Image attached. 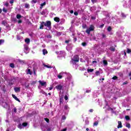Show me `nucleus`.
I'll use <instances>...</instances> for the list:
<instances>
[{
	"instance_id": "1",
	"label": "nucleus",
	"mask_w": 131,
	"mask_h": 131,
	"mask_svg": "<svg viewBox=\"0 0 131 131\" xmlns=\"http://www.w3.org/2000/svg\"><path fill=\"white\" fill-rule=\"evenodd\" d=\"M44 26H46V27H48V28H49V29H51V28H52V23L50 20H47L46 22L42 21L40 23L39 29H43Z\"/></svg>"
},
{
	"instance_id": "2",
	"label": "nucleus",
	"mask_w": 131,
	"mask_h": 131,
	"mask_svg": "<svg viewBox=\"0 0 131 131\" xmlns=\"http://www.w3.org/2000/svg\"><path fill=\"white\" fill-rule=\"evenodd\" d=\"M71 62L74 65L76 64V62H79V56L78 55H76L72 59Z\"/></svg>"
},
{
	"instance_id": "3",
	"label": "nucleus",
	"mask_w": 131,
	"mask_h": 131,
	"mask_svg": "<svg viewBox=\"0 0 131 131\" xmlns=\"http://www.w3.org/2000/svg\"><path fill=\"white\" fill-rule=\"evenodd\" d=\"M55 89L57 90V91H62L64 89V86L61 84H58L55 86Z\"/></svg>"
},
{
	"instance_id": "4",
	"label": "nucleus",
	"mask_w": 131,
	"mask_h": 131,
	"mask_svg": "<svg viewBox=\"0 0 131 131\" xmlns=\"http://www.w3.org/2000/svg\"><path fill=\"white\" fill-rule=\"evenodd\" d=\"M64 102V96H61L59 98V105H63V102Z\"/></svg>"
},
{
	"instance_id": "5",
	"label": "nucleus",
	"mask_w": 131,
	"mask_h": 131,
	"mask_svg": "<svg viewBox=\"0 0 131 131\" xmlns=\"http://www.w3.org/2000/svg\"><path fill=\"white\" fill-rule=\"evenodd\" d=\"M38 82L40 83L41 86H44V85H47V82L39 80Z\"/></svg>"
},
{
	"instance_id": "6",
	"label": "nucleus",
	"mask_w": 131,
	"mask_h": 131,
	"mask_svg": "<svg viewBox=\"0 0 131 131\" xmlns=\"http://www.w3.org/2000/svg\"><path fill=\"white\" fill-rule=\"evenodd\" d=\"M18 63H19V64H21V65H23L24 64H26L25 63V61L22 60V59H17Z\"/></svg>"
},
{
	"instance_id": "7",
	"label": "nucleus",
	"mask_w": 131,
	"mask_h": 131,
	"mask_svg": "<svg viewBox=\"0 0 131 131\" xmlns=\"http://www.w3.org/2000/svg\"><path fill=\"white\" fill-rule=\"evenodd\" d=\"M118 125L117 126L118 128H121V127H122V123H121V121H119L118 122Z\"/></svg>"
},
{
	"instance_id": "8",
	"label": "nucleus",
	"mask_w": 131,
	"mask_h": 131,
	"mask_svg": "<svg viewBox=\"0 0 131 131\" xmlns=\"http://www.w3.org/2000/svg\"><path fill=\"white\" fill-rule=\"evenodd\" d=\"M54 20L55 22H57V23H59V22H60V18L58 17H54Z\"/></svg>"
},
{
	"instance_id": "9",
	"label": "nucleus",
	"mask_w": 131,
	"mask_h": 131,
	"mask_svg": "<svg viewBox=\"0 0 131 131\" xmlns=\"http://www.w3.org/2000/svg\"><path fill=\"white\" fill-rule=\"evenodd\" d=\"M88 29H89L91 31H94V30H95V27H94L93 25H91Z\"/></svg>"
},
{
	"instance_id": "10",
	"label": "nucleus",
	"mask_w": 131,
	"mask_h": 131,
	"mask_svg": "<svg viewBox=\"0 0 131 131\" xmlns=\"http://www.w3.org/2000/svg\"><path fill=\"white\" fill-rule=\"evenodd\" d=\"M14 91L15 93H19V92H20V88H18V87L14 88Z\"/></svg>"
},
{
	"instance_id": "11",
	"label": "nucleus",
	"mask_w": 131,
	"mask_h": 131,
	"mask_svg": "<svg viewBox=\"0 0 131 131\" xmlns=\"http://www.w3.org/2000/svg\"><path fill=\"white\" fill-rule=\"evenodd\" d=\"M12 97L14 99H15L16 100V101H17L18 102H20V100L19 99H18V98L17 97H16V96L14 94H12Z\"/></svg>"
},
{
	"instance_id": "12",
	"label": "nucleus",
	"mask_w": 131,
	"mask_h": 131,
	"mask_svg": "<svg viewBox=\"0 0 131 131\" xmlns=\"http://www.w3.org/2000/svg\"><path fill=\"white\" fill-rule=\"evenodd\" d=\"M87 72H88V73H91L94 72V69H88Z\"/></svg>"
},
{
	"instance_id": "13",
	"label": "nucleus",
	"mask_w": 131,
	"mask_h": 131,
	"mask_svg": "<svg viewBox=\"0 0 131 131\" xmlns=\"http://www.w3.org/2000/svg\"><path fill=\"white\" fill-rule=\"evenodd\" d=\"M27 74H30V75H32V72H31L30 69H28V72H27Z\"/></svg>"
},
{
	"instance_id": "14",
	"label": "nucleus",
	"mask_w": 131,
	"mask_h": 131,
	"mask_svg": "<svg viewBox=\"0 0 131 131\" xmlns=\"http://www.w3.org/2000/svg\"><path fill=\"white\" fill-rule=\"evenodd\" d=\"M25 41L27 43H29V42H30V39L28 38H27L25 39Z\"/></svg>"
},
{
	"instance_id": "15",
	"label": "nucleus",
	"mask_w": 131,
	"mask_h": 131,
	"mask_svg": "<svg viewBox=\"0 0 131 131\" xmlns=\"http://www.w3.org/2000/svg\"><path fill=\"white\" fill-rule=\"evenodd\" d=\"M43 65L44 67H46L47 68H49V69L53 68V67H51V66H48L45 63H43Z\"/></svg>"
},
{
	"instance_id": "16",
	"label": "nucleus",
	"mask_w": 131,
	"mask_h": 131,
	"mask_svg": "<svg viewBox=\"0 0 131 131\" xmlns=\"http://www.w3.org/2000/svg\"><path fill=\"white\" fill-rule=\"evenodd\" d=\"M46 2H44L42 4H40V9L41 10L42 9V7H43V6H46Z\"/></svg>"
},
{
	"instance_id": "17",
	"label": "nucleus",
	"mask_w": 131,
	"mask_h": 131,
	"mask_svg": "<svg viewBox=\"0 0 131 131\" xmlns=\"http://www.w3.org/2000/svg\"><path fill=\"white\" fill-rule=\"evenodd\" d=\"M22 125L24 127H26V126H27V125H28V123H27V122H24V123H22Z\"/></svg>"
},
{
	"instance_id": "18",
	"label": "nucleus",
	"mask_w": 131,
	"mask_h": 131,
	"mask_svg": "<svg viewBox=\"0 0 131 131\" xmlns=\"http://www.w3.org/2000/svg\"><path fill=\"white\" fill-rule=\"evenodd\" d=\"M43 55H46L48 54V51L46 49H43L42 50Z\"/></svg>"
},
{
	"instance_id": "19",
	"label": "nucleus",
	"mask_w": 131,
	"mask_h": 131,
	"mask_svg": "<svg viewBox=\"0 0 131 131\" xmlns=\"http://www.w3.org/2000/svg\"><path fill=\"white\" fill-rule=\"evenodd\" d=\"M1 24H2V25H4V26H6V25L8 24V23H7V21L5 20H3Z\"/></svg>"
},
{
	"instance_id": "20",
	"label": "nucleus",
	"mask_w": 131,
	"mask_h": 131,
	"mask_svg": "<svg viewBox=\"0 0 131 131\" xmlns=\"http://www.w3.org/2000/svg\"><path fill=\"white\" fill-rule=\"evenodd\" d=\"M110 51H111L112 52H115V48L113 47H111L110 48Z\"/></svg>"
},
{
	"instance_id": "21",
	"label": "nucleus",
	"mask_w": 131,
	"mask_h": 131,
	"mask_svg": "<svg viewBox=\"0 0 131 131\" xmlns=\"http://www.w3.org/2000/svg\"><path fill=\"white\" fill-rule=\"evenodd\" d=\"M24 50L25 51H28V46L24 45Z\"/></svg>"
},
{
	"instance_id": "22",
	"label": "nucleus",
	"mask_w": 131,
	"mask_h": 131,
	"mask_svg": "<svg viewBox=\"0 0 131 131\" xmlns=\"http://www.w3.org/2000/svg\"><path fill=\"white\" fill-rule=\"evenodd\" d=\"M91 30L89 29H88L86 30L85 32L86 33H88V34H90L91 33Z\"/></svg>"
},
{
	"instance_id": "23",
	"label": "nucleus",
	"mask_w": 131,
	"mask_h": 131,
	"mask_svg": "<svg viewBox=\"0 0 131 131\" xmlns=\"http://www.w3.org/2000/svg\"><path fill=\"white\" fill-rule=\"evenodd\" d=\"M44 120H45V121H46V122H47L48 123H50V119H49V118H45L44 119Z\"/></svg>"
},
{
	"instance_id": "24",
	"label": "nucleus",
	"mask_w": 131,
	"mask_h": 131,
	"mask_svg": "<svg viewBox=\"0 0 131 131\" xmlns=\"http://www.w3.org/2000/svg\"><path fill=\"white\" fill-rule=\"evenodd\" d=\"M10 67H11V68H15V64H14L13 63H11L10 64Z\"/></svg>"
},
{
	"instance_id": "25",
	"label": "nucleus",
	"mask_w": 131,
	"mask_h": 131,
	"mask_svg": "<svg viewBox=\"0 0 131 131\" xmlns=\"http://www.w3.org/2000/svg\"><path fill=\"white\" fill-rule=\"evenodd\" d=\"M103 62L104 65L105 66L108 65V62H107V60H104Z\"/></svg>"
},
{
	"instance_id": "26",
	"label": "nucleus",
	"mask_w": 131,
	"mask_h": 131,
	"mask_svg": "<svg viewBox=\"0 0 131 131\" xmlns=\"http://www.w3.org/2000/svg\"><path fill=\"white\" fill-rule=\"evenodd\" d=\"M111 30H112V28H111V26H108V27L107 28V31H108V32H110Z\"/></svg>"
},
{
	"instance_id": "27",
	"label": "nucleus",
	"mask_w": 131,
	"mask_h": 131,
	"mask_svg": "<svg viewBox=\"0 0 131 131\" xmlns=\"http://www.w3.org/2000/svg\"><path fill=\"white\" fill-rule=\"evenodd\" d=\"M112 79H113L114 80H116L117 79H118V77L116 76H114L113 78Z\"/></svg>"
},
{
	"instance_id": "28",
	"label": "nucleus",
	"mask_w": 131,
	"mask_h": 131,
	"mask_svg": "<svg viewBox=\"0 0 131 131\" xmlns=\"http://www.w3.org/2000/svg\"><path fill=\"white\" fill-rule=\"evenodd\" d=\"M125 119L126 120H130V118L128 116H125Z\"/></svg>"
},
{
	"instance_id": "29",
	"label": "nucleus",
	"mask_w": 131,
	"mask_h": 131,
	"mask_svg": "<svg viewBox=\"0 0 131 131\" xmlns=\"http://www.w3.org/2000/svg\"><path fill=\"white\" fill-rule=\"evenodd\" d=\"M21 17H22V16H21V15H20V14L16 15L17 19H21Z\"/></svg>"
},
{
	"instance_id": "30",
	"label": "nucleus",
	"mask_w": 131,
	"mask_h": 131,
	"mask_svg": "<svg viewBox=\"0 0 131 131\" xmlns=\"http://www.w3.org/2000/svg\"><path fill=\"white\" fill-rule=\"evenodd\" d=\"M98 124H99V122H98V121H96L94 123L93 125L94 126H97Z\"/></svg>"
},
{
	"instance_id": "31",
	"label": "nucleus",
	"mask_w": 131,
	"mask_h": 131,
	"mask_svg": "<svg viewBox=\"0 0 131 131\" xmlns=\"http://www.w3.org/2000/svg\"><path fill=\"white\" fill-rule=\"evenodd\" d=\"M126 127H127L128 128H130V124L129 123L126 124Z\"/></svg>"
},
{
	"instance_id": "32",
	"label": "nucleus",
	"mask_w": 131,
	"mask_h": 131,
	"mask_svg": "<svg viewBox=\"0 0 131 131\" xmlns=\"http://www.w3.org/2000/svg\"><path fill=\"white\" fill-rule=\"evenodd\" d=\"M95 74L96 76H99V75H100V72L99 71H96L95 72Z\"/></svg>"
},
{
	"instance_id": "33",
	"label": "nucleus",
	"mask_w": 131,
	"mask_h": 131,
	"mask_svg": "<svg viewBox=\"0 0 131 131\" xmlns=\"http://www.w3.org/2000/svg\"><path fill=\"white\" fill-rule=\"evenodd\" d=\"M25 7L26 8V9H29L30 8L29 5L28 4H26Z\"/></svg>"
},
{
	"instance_id": "34",
	"label": "nucleus",
	"mask_w": 131,
	"mask_h": 131,
	"mask_svg": "<svg viewBox=\"0 0 131 131\" xmlns=\"http://www.w3.org/2000/svg\"><path fill=\"white\" fill-rule=\"evenodd\" d=\"M3 11L4 12V13H7V12H8V10L4 7L3 9Z\"/></svg>"
},
{
	"instance_id": "35",
	"label": "nucleus",
	"mask_w": 131,
	"mask_h": 131,
	"mask_svg": "<svg viewBox=\"0 0 131 131\" xmlns=\"http://www.w3.org/2000/svg\"><path fill=\"white\" fill-rule=\"evenodd\" d=\"M127 54H130L131 50L130 49L127 48Z\"/></svg>"
},
{
	"instance_id": "36",
	"label": "nucleus",
	"mask_w": 131,
	"mask_h": 131,
	"mask_svg": "<svg viewBox=\"0 0 131 131\" xmlns=\"http://www.w3.org/2000/svg\"><path fill=\"white\" fill-rule=\"evenodd\" d=\"M4 42H5V40L0 39V45H2V43H4Z\"/></svg>"
},
{
	"instance_id": "37",
	"label": "nucleus",
	"mask_w": 131,
	"mask_h": 131,
	"mask_svg": "<svg viewBox=\"0 0 131 131\" xmlns=\"http://www.w3.org/2000/svg\"><path fill=\"white\" fill-rule=\"evenodd\" d=\"M57 77H58V78H59V79H61L63 77V76H62L61 75H58L57 76Z\"/></svg>"
},
{
	"instance_id": "38",
	"label": "nucleus",
	"mask_w": 131,
	"mask_h": 131,
	"mask_svg": "<svg viewBox=\"0 0 131 131\" xmlns=\"http://www.w3.org/2000/svg\"><path fill=\"white\" fill-rule=\"evenodd\" d=\"M64 110H67L68 109V108H69V107H68V105H64Z\"/></svg>"
},
{
	"instance_id": "39",
	"label": "nucleus",
	"mask_w": 131,
	"mask_h": 131,
	"mask_svg": "<svg viewBox=\"0 0 131 131\" xmlns=\"http://www.w3.org/2000/svg\"><path fill=\"white\" fill-rule=\"evenodd\" d=\"M13 112H14V113H17V108H16V107H14V108H13Z\"/></svg>"
},
{
	"instance_id": "40",
	"label": "nucleus",
	"mask_w": 131,
	"mask_h": 131,
	"mask_svg": "<svg viewBox=\"0 0 131 131\" xmlns=\"http://www.w3.org/2000/svg\"><path fill=\"white\" fill-rule=\"evenodd\" d=\"M18 128H20L21 129V128H22V124H19L18 125Z\"/></svg>"
},
{
	"instance_id": "41",
	"label": "nucleus",
	"mask_w": 131,
	"mask_h": 131,
	"mask_svg": "<svg viewBox=\"0 0 131 131\" xmlns=\"http://www.w3.org/2000/svg\"><path fill=\"white\" fill-rule=\"evenodd\" d=\"M121 15L123 18H125V17H126V15H125L124 13H121Z\"/></svg>"
},
{
	"instance_id": "42",
	"label": "nucleus",
	"mask_w": 131,
	"mask_h": 131,
	"mask_svg": "<svg viewBox=\"0 0 131 131\" xmlns=\"http://www.w3.org/2000/svg\"><path fill=\"white\" fill-rule=\"evenodd\" d=\"M64 100L66 101H67V100H68V96H67V95L64 96Z\"/></svg>"
},
{
	"instance_id": "43",
	"label": "nucleus",
	"mask_w": 131,
	"mask_h": 131,
	"mask_svg": "<svg viewBox=\"0 0 131 131\" xmlns=\"http://www.w3.org/2000/svg\"><path fill=\"white\" fill-rule=\"evenodd\" d=\"M104 26H105V25L104 24H102L100 26H99V28H103V27H104Z\"/></svg>"
},
{
	"instance_id": "44",
	"label": "nucleus",
	"mask_w": 131,
	"mask_h": 131,
	"mask_svg": "<svg viewBox=\"0 0 131 131\" xmlns=\"http://www.w3.org/2000/svg\"><path fill=\"white\" fill-rule=\"evenodd\" d=\"M82 46H83V47H85V46H86V42H82Z\"/></svg>"
},
{
	"instance_id": "45",
	"label": "nucleus",
	"mask_w": 131,
	"mask_h": 131,
	"mask_svg": "<svg viewBox=\"0 0 131 131\" xmlns=\"http://www.w3.org/2000/svg\"><path fill=\"white\" fill-rule=\"evenodd\" d=\"M102 38H105V37H106V35H105L104 33H102Z\"/></svg>"
},
{
	"instance_id": "46",
	"label": "nucleus",
	"mask_w": 131,
	"mask_h": 131,
	"mask_svg": "<svg viewBox=\"0 0 131 131\" xmlns=\"http://www.w3.org/2000/svg\"><path fill=\"white\" fill-rule=\"evenodd\" d=\"M62 119H63V120H65V119H66V116L64 115L62 116Z\"/></svg>"
},
{
	"instance_id": "47",
	"label": "nucleus",
	"mask_w": 131,
	"mask_h": 131,
	"mask_svg": "<svg viewBox=\"0 0 131 131\" xmlns=\"http://www.w3.org/2000/svg\"><path fill=\"white\" fill-rule=\"evenodd\" d=\"M74 14L75 15V16H77L78 15V12H75L74 13Z\"/></svg>"
},
{
	"instance_id": "48",
	"label": "nucleus",
	"mask_w": 131,
	"mask_h": 131,
	"mask_svg": "<svg viewBox=\"0 0 131 131\" xmlns=\"http://www.w3.org/2000/svg\"><path fill=\"white\" fill-rule=\"evenodd\" d=\"M70 41V40H66L65 41L66 43H69V42Z\"/></svg>"
},
{
	"instance_id": "49",
	"label": "nucleus",
	"mask_w": 131,
	"mask_h": 131,
	"mask_svg": "<svg viewBox=\"0 0 131 131\" xmlns=\"http://www.w3.org/2000/svg\"><path fill=\"white\" fill-rule=\"evenodd\" d=\"M18 24H21V23H22V20L19 19V20L18 21Z\"/></svg>"
},
{
	"instance_id": "50",
	"label": "nucleus",
	"mask_w": 131,
	"mask_h": 131,
	"mask_svg": "<svg viewBox=\"0 0 131 131\" xmlns=\"http://www.w3.org/2000/svg\"><path fill=\"white\" fill-rule=\"evenodd\" d=\"M91 90H86L85 91V93L87 94H89V93H91Z\"/></svg>"
},
{
	"instance_id": "51",
	"label": "nucleus",
	"mask_w": 131,
	"mask_h": 131,
	"mask_svg": "<svg viewBox=\"0 0 131 131\" xmlns=\"http://www.w3.org/2000/svg\"><path fill=\"white\" fill-rule=\"evenodd\" d=\"M91 19H92V20H96V17L92 16Z\"/></svg>"
},
{
	"instance_id": "52",
	"label": "nucleus",
	"mask_w": 131,
	"mask_h": 131,
	"mask_svg": "<svg viewBox=\"0 0 131 131\" xmlns=\"http://www.w3.org/2000/svg\"><path fill=\"white\" fill-rule=\"evenodd\" d=\"M36 3H37V1H32V4H36Z\"/></svg>"
},
{
	"instance_id": "53",
	"label": "nucleus",
	"mask_w": 131,
	"mask_h": 131,
	"mask_svg": "<svg viewBox=\"0 0 131 131\" xmlns=\"http://www.w3.org/2000/svg\"><path fill=\"white\" fill-rule=\"evenodd\" d=\"M5 6H6V7H8L9 6V3H5Z\"/></svg>"
},
{
	"instance_id": "54",
	"label": "nucleus",
	"mask_w": 131,
	"mask_h": 131,
	"mask_svg": "<svg viewBox=\"0 0 131 131\" xmlns=\"http://www.w3.org/2000/svg\"><path fill=\"white\" fill-rule=\"evenodd\" d=\"M74 41H75H75H77V38L76 37H74Z\"/></svg>"
},
{
	"instance_id": "55",
	"label": "nucleus",
	"mask_w": 131,
	"mask_h": 131,
	"mask_svg": "<svg viewBox=\"0 0 131 131\" xmlns=\"http://www.w3.org/2000/svg\"><path fill=\"white\" fill-rule=\"evenodd\" d=\"M47 37L48 38H52V36L51 35H47Z\"/></svg>"
},
{
	"instance_id": "56",
	"label": "nucleus",
	"mask_w": 131,
	"mask_h": 131,
	"mask_svg": "<svg viewBox=\"0 0 131 131\" xmlns=\"http://www.w3.org/2000/svg\"><path fill=\"white\" fill-rule=\"evenodd\" d=\"M124 84H127V82L126 81V82H124L123 83V85H124Z\"/></svg>"
},
{
	"instance_id": "57",
	"label": "nucleus",
	"mask_w": 131,
	"mask_h": 131,
	"mask_svg": "<svg viewBox=\"0 0 131 131\" xmlns=\"http://www.w3.org/2000/svg\"><path fill=\"white\" fill-rule=\"evenodd\" d=\"M93 111H94V110L93 109H90L89 110V112H91V113H93Z\"/></svg>"
},
{
	"instance_id": "58",
	"label": "nucleus",
	"mask_w": 131,
	"mask_h": 131,
	"mask_svg": "<svg viewBox=\"0 0 131 131\" xmlns=\"http://www.w3.org/2000/svg\"><path fill=\"white\" fill-rule=\"evenodd\" d=\"M9 3L10 4H14V1H10Z\"/></svg>"
},
{
	"instance_id": "59",
	"label": "nucleus",
	"mask_w": 131,
	"mask_h": 131,
	"mask_svg": "<svg viewBox=\"0 0 131 131\" xmlns=\"http://www.w3.org/2000/svg\"><path fill=\"white\" fill-rule=\"evenodd\" d=\"M33 72H34V75H36V73L35 72V70H33Z\"/></svg>"
},
{
	"instance_id": "60",
	"label": "nucleus",
	"mask_w": 131,
	"mask_h": 131,
	"mask_svg": "<svg viewBox=\"0 0 131 131\" xmlns=\"http://www.w3.org/2000/svg\"><path fill=\"white\" fill-rule=\"evenodd\" d=\"M52 90H53V86H51L49 88V90L50 91H52Z\"/></svg>"
},
{
	"instance_id": "61",
	"label": "nucleus",
	"mask_w": 131,
	"mask_h": 131,
	"mask_svg": "<svg viewBox=\"0 0 131 131\" xmlns=\"http://www.w3.org/2000/svg\"><path fill=\"white\" fill-rule=\"evenodd\" d=\"M99 80H105V78H100Z\"/></svg>"
},
{
	"instance_id": "62",
	"label": "nucleus",
	"mask_w": 131,
	"mask_h": 131,
	"mask_svg": "<svg viewBox=\"0 0 131 131\" xmlns=\"http://www.w3.org/2000/svg\"><path fill=\"white\" fill-rule=\"evenodd\" d=\"M83 28H86V25H85L84 26H82Z\"/></svg>"
},
{
	"instance_id": "63",
	"label": "nucleus",
	"mask_w": 131,
	"mask_h": 131,
	"mask_svg": "<svg viewBox=\"0 0 131 131\" xmlns=\"http://www.w3.org/2000/svg\"><path fill=\"white\" fill-rule=\"evenodd\" d=\"M92 63L93 64H94V63H97V61H96V60L93 61Z\"/></svg>"
},
{
	"instance_id": "64",
	"label": "nucleus",
	"mask_w": 131,
	"mask_h": 131,
	"mask_svg": "<svg viewBox=\"0 0 131 131\" xmlns=\"http://www.w3.org/2000/svg\"><path fill=\"white\" fill-rule=\"evenodd\" d=\"M123 131H127V129L124 128V129H123Z\"/></svg>"
}]
</instances>
